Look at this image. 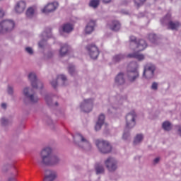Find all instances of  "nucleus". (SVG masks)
Masks as SVG:
<instances>
[{"mask_svg":"<svg viewBox=\"0 0 181 181\" xmlns=\"http://www.w3.org/2000/svg\"><path fill=\"white\" fill-rule=\"evenodd\" d=\"M40 159L38 161L40 166H49L50 168L59 166L62 162L59 156L53 154V150L50 147H45L41 151Z\"/></svg>","mask_w":181,"mask_h":181,"instance_id":"f257e3e1","label":"nucleus"},{"mask_svg":"<svg viewBox=\"0 0 181 181\" xmlns=\"http://www.w3.org/2000/svg\"><path fill=\"white\" fill-rule=\"evenodd\" d=\"M73 138L76 146L81 149H83V151H91V143H90L88 139L86 138L83 134L77 133L73 136Z\"/></svg>","mask_w":181,"mask_h":181,"instance_id":"f03ea898","label":"nucleus"},{"mask_svg":"<svg viewBox=\"0 0 181 181\" xmlns=\"http://www.w3.org/2000/svg\"><path fill=\"white\" fill-rule=\"evenodd\" d=\"M23 95L25 97L23 98L24 104H29V102L31 103V104H37V103H39V97H37L35 93H33V90L30 88H24Z\"/></svg>","mask_w":181,"mask_h":181,"instance_id":"7ed1b4c3","label":"nucleus"},{"mask_svg":"<svg viewBox=\"0 0 181 181\" xmlns=\"http://www.w3.org/2000/svg\"><path fill=\"white\" fill-rule=\"evenodd\" d=\"M15 30V21L12 19H4L0 21V34L12 33Z\"/></svg>","mask_w":181,"mask_h":181,"instance_id":"20e7f679","label":"nucleus"},{"mask_svg":"<svg viewBox=\"0 0 181 181\" xmlns=\"http://www.w3.org/2000/svg\"><path fill=\"white\" fill-rule=\"evenodd\" d=\"M127 100H128L127 95L122 96L121 95H117L113 97L111 100V105L110 107L108 109V112H112L113 110H118Z\"/></svg>","mask_w":181,"mask_h":181,"instance_id":"39448f33","label":"nucleus"},{"mask_svg":"<svg viewBox=\"0 0 181 181\" xmlns=\"http://www.w3.org/2000/svg\"><path fill=\"white\" fill-rule=\"evenodd\" d=\"M105 166L109 173H115L119 168V161L114 157H108L104 161Z\"/></svg>","mask_w":181,"mask_h":181,"instance_id":"423d86ee","label":"nucleus"},{"mask_svg":"<svg viewBox=\"0 0 181 181\" xmlns=\"http://www.w3.org/2000/svg\"><path fill=\"white\" fill-rule=\"evenodd\" d=\"M156 66L152 63H147L144 65L142 78L145 80H152L155 77Z\"/></svg>","mask_w":181,"mask_h":181,"instance_id":"0eeeda50","label":"nucleus"},{"mask_svg":"<svg viewBox=\"0 0 181 181\" xmlns=\"http://www.w3.org/2000/svg\"><path fill=\"white\" fill-rule=\"evenodd\" d=\"M28 77L33 88H36L37 90H42L43 88V83L37 79L36 74L31 72L28 74Z\"/></svg>","mask_w":181,"mask_h":181,"instance_id":"6e6552de","label":"nucleus"},{"mask_svg":"<svg viewBox=\"0 0 181 181\" xmlns=\"http://www.w3.org/2000/svg\"><path fill=\"white\" fill-rule=\"evenodd\" d=\"M95 144L101 153H110V152L112 151L111 144L107 141L98 140L96 141Z\"/></svg>","mask_w":181,"mask_h":181,"instance_id":"1a4fd4ad","label":"nucleus"},{"mask_svg":"<svg viewBox=\"0 0 181 181\" xmlns=\"http://www.w3.org/2000/svg\"><path fill=\"white\" fill-rule=\"evenodd\" d=\"M172 15L170 13H167V15L161 20V23H168V29L171 30H177L180 28V23L178 21H170V17Z\"/></svg>","mask_w":181,"mask_h":181,"instance_id":"9d476101","label":"nucleus"},{"mask_svg":"<svg viewBox=\"0 0 181 181\" xmlns=\"http://www.w3.org/2000/svg\"><path fill=\"white\" fill-rule=\"evenodd\" d=\"M94 105V98L84 99L80 104V108L83 112H91Z\"/></svg>","mask_w":181,"mask_h":181,"instance_id":"9b49d317","label":"nucleus"},{"mask_svg":"<svg viewBox=\"0 0 181 181\" xmlns=\"http://www.w3.org/2000/svg\"><path fill=\"white\" fill-rule=\"evenodd\" d=\"M86 49L90 59H93V60L98 59L100 54V51L98 50L97 45L94 44H90L86 47Z\"/></svg>","mask_w":181,"mask_h":181,"instance_id":"f8f14e48","label":"nucleus"},{"mask_svg":"<svg viewBox=\"0 0 181 181\" xmlns=\"http://www.w3.org/2000/svg\"><path fill=\"white\" fill-rule=\"evenodd\" d=\"M136 118V113L132 111L126 115V128L132 129L135 127V119Z\"/></svg>","mask_w":181,"mask_h":181,"instance_id":"ddd939ff","label":"nucleus"},{"mask_svg":"<svg viewBox=\"0 0 181 181\" xmlns=\"http://www.w3.org/2000/svg\"><path fill=\"white\" fill-rule=\"evenodd\" d=\"M40 37L41 41L39 42L38 45L40 47H43V46H45L46 40H47L49 37H52V29L47 28L45 31H44L40 35Z\"/></svg>","mask_w":181,"mask_h":181,"instance_id":"4468645a","label":"nucleus"},{"mask_svg":"<svg viewBox=\"0 0 181 181\" xmlns=\"http://www.w3.org/2000/svg\"><path fill=\"white\" fill-rule=\"evenodd\" d=\"M57 177V173L53 170H46L43 181H54Z\"/></svg>","mask_w":181,"mask_h":181,"instance_id":"2eb2a0df","label":"nucleus"},{"mask_svg":"<svg viewBox=\"0 0 181 181\" xmlns=\"http://www.w3.org/2000/svg\"><path fill=\"white\" fill-rule=\"evenodd\" d=\"M57 6H59L57 2L49 3L44 7V8L42 9V13H50L52 12H54V11L57 9Z\"/></svg>","mask_w":181,"mask_h":181,"instance_id":"dca6fc26","label":"nucleus"},{"mask_svg":"<svg viewBox=\"0 0 181 181\" xmlns=\"http://www.w3.org/2000/svg\"><path fill=\"white\" fill-rule=\"evenodd\" d=\"M127 78L130 83H135L139 78V71L127 72Z\"/></svg>","mask_w":181,"mask_h":181,"instance_id":"f3484780","label":"nucleus"},{"mask_svg":"<svg viewBox=\"0 0 181 181\" xmlns=\"http://www.w3.org/2000/svg\"><path fill=\"white\" fill-rule=\"evenodd\" d=\"M148 46L146 44V41L145 40H139L137 41L136 44L134 47V49L133 50H138V52H142V50H145Z\"/></svg>","mask_w":181,"mask_h":181,"instance_id":"a211bd4d","label":"nucleus"},{"mask_svg":"<svg viewBox=\"0 0 181 181\" xmlns=\"http://www.w3.org/2000/svg\"><path fill=\"white\" fill-rule=\"evenodd\" d=\"M115 83L116 86H124L125 84V74L124 73H119L115 78Z\"/></svg>","mask_w":181,"mask_h":181,"instance_id":"6ab92c4d","label":"nucleus"},{"mask_svg":"<svg viewBox=\"0 0 181 181\" xmlns=\"http://www.w3.org/2000/svg\"><path fill=\"white\" fill-rule=\"evenodd\" d=\"M26 9V2L24 1H18L15 7V11L17 13H22Z\"/></svg>","mask_w":181,"mask_h":181,"instance_id":"aec40b11","label":"nucleus"},{"mask_svg":"<svg viewBox=\"0 0 181 181\" xmlns=\"http://www.w3.org/2000/svg\"><path fill=\"white\" fill-rule=\"evenodd\" d=\"M70 50H71V48L69 46V45H62L59 49V56L61 57H64V56H66L69 52H70Z\"/></svg>","mask_w":181,"mask_h":181,"instance_id":"412c9836","label":"nucleus"},{"mask_svg":"<svg viewBox=\"0 0 181 181\" xmlns=\"http://www.w3.org/2000/svg\"><path fill=\"white\" fill-rule=\"evenodd\" d=\"M94 28H95V21L90 20L86 26L85 33L90 35L94 32Z\"/></svg>","mask_w":181,"mask_h":181,"instance_id":"4be33fe9","label":"nucleus"},{"mask_svg":"<svg viewBox=\"0 0 181 181\" xmlns=\"http://www.w3.org/2000/svg\"><path fill=\"white\" fill-rule=\"evenodd\" d=\"M73 25L70 23H66L62 26V28L59 30V32L61 35H63V33H70L71 32H73Z\"/></svg>","mask_w":181,"mask_h":181,"instance_id":"5701e85b","label":"nucleus"},{"mask_svg":"<svg viewBox=\"0 0 181 181\" xmlns=\"http://www.w3.org/2000/svg\"><path fill=\"white\" fill-rule=\"evenodd\" d=\"M105 121V115H104L103 114L100 115L98 117V122L95 127V131H100V129H101V127L104 125Z\"/></svg>","mask_w":181,"mask_h":181,"instance_id":"b1692460","label":"nucleus"},{"mask_svg":"<svg viewBox=\"0 0 181 181\" xmlns=\"http://www.w3.org/2000/svg\"><path fill=\"white\" fill-rule=\"evenodd\" d=\"M109 28L113 32H118L121 29V23L118 21H113L109 24Z\"/></svg>","mask_w":181,"mask_h":181,"instance_id":"393cba45","label":"nucleus"},{"mask_svg":"<svg viewBox=\"0 0 181 181\" xmlns=\"http://www.w3.org/2000/svg\"><path fill=\"white\" fill-rule=\"evenodd\" d=\"M127 57L129 59H136L139 62H142V60H145V55L142 54H139V52H134L132 54H129Z\"/></svg>","mask_w":181,"mask_h":181,"instance_id":"a878e982","label":"nucleus"},{"mask_svg":"<svg viewBox=\"0 0 181 181\" xmlns=\"http://www.w3.org/2000/svg\"><path fill=\"white\" fill-rule=\"evenodd\" d=\"M139 64L137 62H130L127 66V72L129 71H139Z\"/></svg>","mask_w":181,"mask_h":181,"instance_id":"bb28decb","label":"nucleus"},{"mask_svg":"<svg viewBox=\"0 0 181 181\" xmlns=\"http://www.w3.org/2000/svg\"><path fill=\"white\" fill-rule=\"evenodd\" d=\"M95 170L96 175H105V168L103 164H96L95 165Z\"/></svg>","mask_w":181,"mask_h":181,"instance_id":"cd10ccee","label":"nucleus"},{"mask_svg":"<svg viewBox=\"0 0 181 181\" xmlns=\"http://www.w3.org/2000/svg\"><path fill=\"white\" fill-rule=\"evenodd\" d=\"M125 59V55L124 54H116L112 58L113 63H119L121 60H124Z\"/></svg>","mask_w":181,"mask_h":181,"instance_id":"c85d7f7f","label":"nucleus"},{"mask_svg":"<svg viewBox=\"0 0 181 181\" xmlns=\"http://www.w3.org/2000/svg\"><path fill=\"white\" fill-rule=\"evenodd\" d=\"M142 141H144V134H136L134 140V145H139Z\"/></svg>","mask_w":181,"mask_h":181,"instance_id":"c756f323","label":"nucleus"},{"mask_svg":"<svg viewBox=\"0 0 181 181\" xmlns=\"http://www.w3.org/2000/svg\"><path fill=\"white\" fill-rule=\"evenodd\" d=\"M45 100L47 105H49V107H52V105H53V99L52 98V94H46Z\"/></svg>","mask_w":181,"mask_h":181,"instance_id":"7c9ffc66","label":"nucleus"},{"mask_svg":"<svg viewBox=\"0 0 181 181\" xmlns=\"http://www.w3.org/2000/svg\"><path fill=\"white\" fill-rule=\"evenodd\" d=\"M148 39L151 43H153L154 45H158V39L156 35L155 34H150L148 35Z\"/></svg>","mask_w":181,"mask_h":181,"instance_id":"2f4dec72","label":"nucleus"},{"mask_svg":"<svg viewBox=\"0 0 181 181\" xmlns=\"http://www.w3.org/2000/svg\"><path fill=\"white\" fill-rule=\"evenodd\" d=\"M164 131H170L172 129V124L169 121H165L162 124Z\"/></svg>","mask_w":181,"mask_h":181,"instance_id":"473e14b6","label":"nucleus"},{"mask_svg":"<svg viewBox=\"0 0 181 181\" xmlns=\"http://www.w3.org/2000/svg\"><path fill=\"white\" fill-rule=\"evenodd\" d=\"M129 42H130V47H131V49H135L134 46L138 42V41L136 40V37L132 36V35L130 36Z\"/></svg>","mask_w":181,"mask_h":181,"instance_id":"72a5a7b5","label":"nucleus"},{"mask_svg":"<svg viewBox=\"0 0 181 181\" xmlns=\"http://www.w3.org/2000/svg\"><path fill=\"white\" fill-rule=\"evenodd\" d=\"M128 129H129L126 127L123 133L122 139H124V141H128L131 138V134H129V130Z\"/></svg>","mask_w":181,"mask_h":181,"instance_id":"f704fd0d","label":"nucleus"},{"mask_svg":"<svg viewBox=\"0 0 181 181\" xmlns=\"http://www.w3.org/2000/svg\"><path fill=\"white\" fill-rule=\"evenodd\" d=\"M34 15H35V8H33V7L28 8L26 11V16H28V18H33Z\"/></svg>","mask_w":181,"mask_h":181,"instance_id":"c9c22d12","label":"nucleus"},{"mask_svg":"<svg viewBox=\"0 0 181 181\" xmlns=\"http://www.w3.org/2000/svg\"><path fill=\"white\" fill-rule=\"evenodd\" d=\"M100 5V0H91L89 6L91 8H97Z\"/></svg>","mask_w":181,"mask_h":181,"instance_id":"e433bc0d","label":"nucleus"},{"mask_svg":"<svg viewBox=\"0 0 181 181\" xmlns=\"http://www.w3.org/2000/svg\"><path fill=\"white\" fill-rule=\"evenodd\" d=\"M69 73L71 74V76H74L76 75V68L74 67V65L73 64H69Z\"/></svg>","mask_w":181,"mask_h":181,"instance_id":"4c0bfd02","label":"nucleus"},{"mask_svg":"<svg viewBox=\"0 0 181 181\" xmlns=\"http://www.w3.org/2000/svg\"><path fill=\"white\" fill-rule=\"evenodd\" d=\"M57 80H61L63 82V86H66V81H67V77L64 74L58 75L57 77Z\"/></svg>","mask_w":181,"mask_h":181,"instance_id":"58836bf2","label":"nucleus"},{"mask_svg":"<svg viewBox=\"0 0 181 181\" xmlns=\"http://www.w3.org/2000/svg\"><path fill=\"white\" fill-rule=\"evenodd\" d=\"M146 0H134V5L136 8H139V6H142Z\"/></svg>","mask_w":181,"mask_h":181,"instance_id":"ea45409f","label":"nucleus"},{"mask_svg":"<svg viewBox=\"0 0 181 181\" xmlns=\"http://www.w3.org/2000/svg\"><path fill=\"white\" fill-rule=\"evenodd\" d=\"M9 123H10V122L7 118H5V117L1 118V124L4 127H6V125H9Z\"/></svg>","mask_w":181,"mask_h":181,"instance_id":"a19ab883","label":"nucleus"},{"mask_svg":"<svg viewBox=\"0 0 181 181\" xmlns=\"http://www.w3.org/2000/svg\"><path fill=\"white\" fill-rule=\"evenodd\" d=\"M25 50L26 53H28V54H30V55L33 54V49L32 47H25Z\"/></svg>","mask_w":181,"mask_h":181,"instance_id":"79ce46f5","label":"nucleus"},{"mask_svg":"<svg viewBox=\"0 0 181 181\" xmlns=\"http://www.w3.org/2000/svg\"><path fill=\"white\" fill-rule=\"evenodd\" d=\"M7 92L9 95H13V87L8 86L7 88Z\"/></svg>","mask_w":181,"mask_h":181,"instance_id":"37998d69","label":"nucleus"},{"mask_svg":"<svg viewBox=\"0 0 181 181\" xmlns=\"http://www.w3.org/2000/svg\"><path fill=\"white\" fill-rule=\"evenodd\" d=\"M151 90L156 91L158 90V83L153 82L151 85Z\"/></svg>","mask_w":181,"mask_h":181,"instance_id":"c03bdc74","label":"nucleus"},{"mask_svg":"<svg viewBox=\"0 0 181 181\" xmlns=\"http://www.w3.org/2000/svg\"><path fill=\"white\" fill-rule=\"evenodd\" d=\"M50 84H51V86H52L54 88H56V87H57V79L52 80V81L50 82Z\"/></svg>","mask_w":181,"mask_h":181,"instance_id":"a18cd8bd","label":"nucleus"},{"mask_svg":"<svg viewBox=\"0 0 181 181\" xmlns=\"http://www.w3.org/2000/svg\"><path fill=\"white\" fill-rule=\"evenodd\" d=\"M45 121L48 124V125H51V124H53V121L49 117L45 118Z\"/></svg>","mask_w":181,"mask_h":181,"instance_id":"49530a36","label":"nucleus"},{"mask_svg":"<svg viewBox=\"0 0 181 181\" xmlns=\"http://www.w3.org/2000/svg\"><path fill=\"white\" fill-rule=\"evenodd\" d=\"M51 57H53V52H49L47 55H45V59H51Z\"/></svg>","mask_w":181,"mask_h":181,"instance_id":"de8ad7c7","label":"nucleus"},{"mask_svg":"<svg viewBox=\"0 0 181 181\" xmlns=\"http://www.w3.org/2000/svg\"><path fill=\"white\" fill-rule=\"evenodd\" d=\"M160 160V158H159V157L156 158L153 160V164H154V165L158 164V163Z\"/></svg>","mask_w":181,"mask_h":181,"instance_id":"09e8293b","label":"nucleus"},{"mask_svg":"<svg viewBox=\"0 0 181 181\" xmlns=\"http://www.w3.org/2000/svg\"><path fill=\"white\" fill-rule=\"evenodd\" d=\"M5 15V12H4V10L2 8H0V18H4Z\"/></svg>","mask_w":181,"mask_h":181,"instance_id":"8fccbe9b","label":"nucleus"},{"mask_svg":"<svg viewBox=\"0 0 181 181\" xmlns=\"http://www.w3.org/2000/svg\"><path fill=\"white\" fill-rule=\"evenodd\" d=\"M177 134L181 136V126H177Z\"/></svg>","mask_w":181,"mask_h":181,"instance_id":"3c124183","label":"nucleus"},{"mask_svg":"<svg viewBox=\"0 0 181 181\" xmlns=\"http://www.w3.org/2000/svg\"><path fill=\"white\" fill-rule=\"evenodd\" d=\"M8 181H18L16 180V178L14 177H9Z\"/></svg>","mask_w":181,"mask_h":181,"instance_id":"603ef678","label":"nucleus"},{"mask_svg":"<svg viewBox=\"0 0 181 181\" xmlns=\"http://www.w3.org/2000/svg\"><path fill=\"white\" fill-rule=\"evenodd\" d=\"M1 108H3V110H6V103H2L1 104Z\"/></svg>","mask_w":181,"mask_h":181,"instance_id":"864d4df0","label":"nucleus"},{"mask_svg":"<svg viewBox=\"0 0 181 181\" xmlns=\"http://www.w3.org/2000/svg\"><path fill=\"white\" fill-rule=\"evenodd\" d=\"M103 1L105 4H110V2H111V0H103Z\"/></svg>","mask_w":181,"mask_h":181,"instance_id":"5fc2aeb1","label":"nucleus"},{"mask_svg":"<svg viewBox=\"0 0 181 181\" xmlns=\"http://www.w3.org/2000/svg\"><path fill=\"white\" fill-rule=\"evenodd\" d=\"M55 105H58V103H57H57H55Z\"/></svg>","mask_w":181,"mask_h":181,"instance_id":"6e6d98bb","label":"nucleus"}]
</instances>
